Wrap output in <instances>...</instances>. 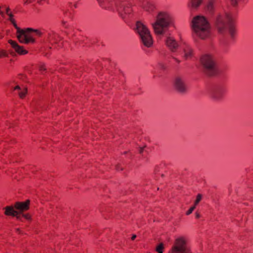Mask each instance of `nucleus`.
I'll list each match as a JSON object with an SVG mask.
<instances>
[{
	"mask_svg": "<svg viewBox=\"0 0 253 253\" xmlns=\"http://www.w3.org/2000/svg\"><path fill=\"white\" fill-rule=\"evenodd\" d=\"M192 27L196 35L201 39H205L211 35V26L207 19L197 16L192 21Z\"/></svg>",
	"mask_w": 253,
	"mask_h": 253,
	"instance_id": "1",
	"label": "nucleus"
},
{
	"mask_svg": "<svg viewBox=\"0 0 253 253\" xmlns=\"http://www.w3.org/2000/svg\"><path fill=\"white\" fill-rule=\"evenodd\" d=\"M215 26L218 32L221 34H224L228 28L231 38H234L236 34V30L233 23L232 18L229 14L218 16L216 19Z\"/></svg>",
	"mask_w": 253,
	"mask_h": 253,
	"instance_id": "2",
	"label": "nucleus"
},
{
	"mask_svg": "<svg viewBox=\"0 0 253 253\" xmlns=\"http://www.w3.org/2000/svg\"><path fill=\"white\" fill-rule=\"evenodd\" d=\"M15 29L17 30V38L21 43H29L34 42V39L30 35L31 33H33L34 35L38 36H40L42 35L41 31L37 29L27 28L24 30L21 29L19 27Z\"/></svg>",
	"mask_w": 253,
	"mask_h": 253,
	"instance_id": "3",
	"label": "nucleus"
},
{
	"mask_svg": "<svg viewBox=\"0 0 253 253\" xmlns=\"http://www.w3.org/2000/svg\"><path fill=\"white\" fill-rule=\"evenodd\" d=\"M171 22V17L168 13L160 12L156 22L153 25L155 33L158 35L162 34L164 28L168 27Z\"/></svg>",
	"mask_w": 253,
	"mask_h": 253,
	"instance_id": "4",
	"label": "nucleus"
},
{
	"mask_svg": "<svg viewBox=\"0 0 253 253\" xmlns=\"http://www.w3.org/2000/svg\"><path fill=\"white\" fill-rule=\"evenodd\" d=\"M168 253H193L187 246V239L181 236L176 238Z\"/></svg>",
	"mask_w": 253,
	"mask_h": 253,
	"instance_id": "5",
	"label": "nucleus"
},
{
	"mask_svg": "<svg viewBox=\"0 0 253 253\" xmlns=\"http://www.w3.org/2000/svg\"><path fill=\"white\" fill-rule=\"evenodd\" d=\"M136 31L143 44L147 47L151 46L153 44V39L148 28L141 22H137Z\"/></svg>",
	"mask_w": 253,
	"mask_h": 253,
	"instance_id": "6",
	"label": "nucleus"
},
{
	"mask_svg": "<svg viewBox=\"0 0 253 253\" xmlns=\"http://www.w3.org/2000/svg\"><path fill=\"white\" fill-rule=\"evenodd\" d=\"M201 62L207 74L212 76L217 73L216 63L212 56L208 54L204 55L201 58Z\"/></svg>",
	"mask_w": 253,
	"mask_h": 253,
	"instance_id": "7",
	"label": "nucleus"
},
{
	"mask_svg": "<svg viewBox=\"0 0 253 253\" xmlns=\"http://www.w3.org/2000/svg\"><path fill=\"white\" fill-rule=\"evenodd\" d=\"M48 39L53 48H60L64 46L62 38L54 32H51L48 34Z\"/></svg>",
	"mask_w": 253,
	"mask_h": 253,
	"instance_id": "8",
	"label": "nucleus"
},
{
	"mask_svg": "<svg viewBox=\"0 0 253 253\" xmlns=\"http://www.w3.org/2000/svg\"><path fill=\"white\" fill-rule=\"evenodd\" d=\"M227 89L225 85H219L215 87L211 92V97L212 99L219 101L223 99L226 94Z\"/></svg>",
	"mask_w": 253,
	"mask_h": 253,
	"instance_id": "9",
	"label": "nucleus"
},
{
	"mask_svg": "<svg viewBox=\"0 0 253 253\" xmlns=\"http://www.w3.org/2000/svg\"><path fill=\"white\" fill-rule=\"evenodd\" d=\"M30 201L27 200L24 202H17L14 204V208L18 212H22L29 209Z\"/></svg>",
	"mask_w": 253,
	"mask_h": 253,
	"instance_id": "10",
	"label": "nucleus"
},
{
	"mask_svg": "<svg viewBox=\"0 0 253 253\" xmlns=\"http://www.w3.org/2000/svg\"><path fill=\"white\" fill-rule=\"evenodd\" d=\"M8 42L14 49L15 51L19 55H23L28 53L27 50L25 49L23 46L18 45L16 42L10 40H9Z\"/></svg>",
	"mask_w": 253,
	"mask_h": 253,
	"instance_id": "11",
	"label": "nucleus"
},
{
	"mask_svg": "<svg viewBox=\"0 0 253 253\" xmlns=\"http://www.w3.org/2000/svg\"><path fill=\"white\" fill-rule=\"evenodd\" d=\"M9 87L10 90L16 91L21 98L25 97L27 93V89L26 88H24L22 89L18 85H16L14 86L12 85H10Z\"/></svg>",
	"mask_w": 253,
	"mask_h": 253,
	"instance_id": "12",
	"label": "nucleus"
},
{
	"mask_svg": "<svg viewBox=\"0 0 253 253\" xmlns=\"http://www.w3.org/2000/svg\"><path fill=\"white\" fill-rule=\"evenodd\" d=\"M174 85L176 89L180 92H184L186 90L187 87L180 78L175 79Z\"/></svg>",
	"mask_w": 253,
	"mask_h": 253,
	"instance_id": "13",
	"label": "nucleus"
},
{
	"mask_svg": "<svg viewBox=\"0 0 253 253\" xmlns=\"http://www.w3.org/2000/svg\"><path fill=\"white\" fill-rule=\"evenodd\" d=\"M11 142V144H14L15 143V140L14 139H11L10 138H7L4 140L0 141V151L2 155H5L4 150L6 148L7 145Z\"/></svg>",
	"mask_w": 253,
	"mask_h": 253,
	"instance_id": "14",
	"label": "nucleus"
},
{
	"mask_svg": "<svg viewBox=\"0 0 253 253\" xmlns=\"http://www.w3.org/2000/svg\"><path fill=\"white\" fill-rule=\"evenodd\" d=\"M166 43L167 46L172 51H174L178 46L175 40L171 37L168 38Z\"/></svg>",
	"mask_w": 253,
	"mask_h": 253,
	"instance_id": "15",
	"label": "nucleus"
},
{
	"mask_svg": "<svg viewBox=\"0 0 253 253\" xmlns=\"http://www.w3.org/2000/svg\"><path fill=\"white\" fill-rule=\"evenodd\" d=\"M14 206H6L3 208L4 214L7 216H15L16 217L18 211L14 210Z\"/></svg>",
	"mask_w": 253,
	"mask_h": 253,
	"instance_id": "16",
	"label": "nucleus"
},
{
	"mask_svg": "<svg viewBox=\"0 0 253 253\" xmlns=\"http://www.w3.org/2000/svg\"><path fill=\"white\" fill-rule=\"evenodd\" d=\"M5 13L8 16V20L12 24L15 28H17L18 27L16 24V21L13 18V15L10 11L9 7H5Z\"/></svg>",
	"mask_w": 253,
	"mask_h": 253,
	"instance_id": "17",
	"label": "nucleus"
},
{
	"mask_svg": "<svg viewBox=\"0 0 253 253\" xmlns=\"http://www.w3.org/2000/svg\"><path fill=\"white\" fill-rule=\"evenodd\" d=\"M17 219L20 220L21 221H24V220H30L31 219V215L28 213H24L23 212H18L17 215L16 216Z\"/></svg>",
	"mask_w": 253,
	"mask_h": 253,
	"instance_id": "18",
	"label": "nucleus"
},
{
	"mask_svg": "<svg viewBox=\"0 0 253 253\" xmlns=\"http://www.w3.org/2000/svg\"><path fill=\"white\" fill-rule=\"evenodd\" d=\"M185 57L186 59L190 58L192 55V50L189 46H187L184 49Z\"/></svg>",
	"mask_w": 253,
	"mask_h": 253,
	"instance_id": "19",
	"label": "nucleus"
},
{
	"mask_svg": "<svg viewBox=\"0 0 253 253\" xmlns=\"http://www.w3.org/2000/svg\"><path fill=\"white\" fill-rule=\"evenodd\" d=\"M203 0H191V6L194 8H197L201 4Z\"/></svg>",
	"mask_w": 253,
	"mask_h": 253,
	"instance_id": "20",
	"label": "nucleus"
},
{
	"mask_svg": "<svg viewBox=\"0 0 253 253\" xmlns=\"http://www.w3.org/2000/svg\"><path fill=\"white\" fill-rule=\"evenodd\" d=\"M214 3V0H209V2L207 4V9L209 11L211 12L213 11V8H214V6H213Z\"/></svg>",
	"mask_w": 253,
	"mask_h": 253,
	"instance_id": "21",
	"label": "nucleus"
},
{
	"mask_svg": "<svg viewBox=\"0 0 253 253\" xmlns=\"http://www.w3.org/2000/svg\"><path fill=\"white\" fill-rule=\"evenodd\" d=\"M201 200H202V195L200 194H198L196 197V200L195 201L194 206H195V207H196V206L199 203V202L201 201Z\"/></svg>",
	"mask_w": 253,
	"mask_h": 253,
	"instance_id": "22",
	"label": "nucleus"
},
{
	"mask_svg": "<svg viewBox=\"0 0 253 253\" xmlns=\"http://www.w3.org/2000/svg\"><path fill=\"white\" fill-rule=\"evenodd\" d=\"M164 245L163 243H160L156 248V251L158 253L163 252Z\"/></svg>",
	"mask_w": 253,
	"mask_h": 253,
	"instance_id": "23",
	"label": "nucleus"
},
{
	"mask_svg": "<svg viewBox=\"0 0 253 253\" xmlns=\"http://www.w3.org/2000/svg\"><path fill=\"white\" fill-rule=\"evenodd\" d=\"M100 5L102 7L106 9H110L109 7L106 6L104 3L107 1V0H97Z\"/></svg>",
	"mask_w": 253,
	"mask_h": 253,
	"instance_id": "24",
	"label": "nucleus"
},
{
	"mask_svg": "<svg viewBox=\"0 0 253 253\" xmlns=\"http://www.w3.org/2000/svg\"><path fill=\"white\" fill-rule=\"evenodd\" d=\"M195 206H192L186 212V215H189L195 209Z\"/></svg>",
	"mask_w": 253,
	"mask_h": 253,
	"instance_id": "25",
	"label": "nucleus"
},
{
	"mask_svg": "<svg viewBox=\"0 0 253 253\" xmlns=\"http://www.w3.org/2000/svg\"><path fill=\"white\" fill-rule=\"evenodd\" d=\"M7 56L6 52L4 50H0V58L6 57Z\"/></svg>",
	"mask_w": 253,
	"mask_h": 253,
	"instance_id": "26",
	"label": "nucleus"
},
{
	"mask_svg": "<svg viewBox=\"0 0 253 253\" xmlns=\"http://www.w3.org/2000/svg\"><path fill=\"white\" fill-rule=\"evenodd\" d=\"M240 0H231V4L232 5L235 6Z\"/></svg>",
	"mask_w": 253,
	"mask_h": 253,
	"instance_id": "27",
	"label": "nucleus"
},
{
	"mask_svg": "<svg viewBox=\"0 0 253 253\" xmlns=\"http://www.w3.org/2000/svg\"><path fill=\"white\" fill-rule=\"evenodd\" d=\"M62 25L65 28H68L69 26V24H68V22L67 21H65L64 20H63L62 21Z\"/></svg>",
	"mask_w": 253,
	"mask_h": 253,
	"instance_id": "28",
	"label": "nucleus"
},
{
	"mask_svg": "<svg viewBox=\"0 0 253 253\" xmlns=\"http://www.w3.org/2000/svg\"><path fill=\"white\" fill-rule=\"evenodd\" d=\"M5 7H7L5 5L3 6H2L1 7L0 6V15H1V16L2 17H4V13L3 11H2L1 10V8H4V9L5 10Z\"/></svg>",
	"mask_w": 253,
	"mask_h": 253,
	"instance_id": "29",
	"label": "nucleus"
},
{
	"mask_svg": "<svg viewBox=\"0 0 253 253\" xmlns=\"http://www.w3.org/2000/svg\"><path fill=\"white\" fill-rule=\"evenodd\" d=\"M40 70L41 71H44L46 70L45 66L44 64H42L40 66Z\"/></svg>",
	"mask_w": 253,
	"mask_h": 253,
	"instance_id": "30",
	"label": "nucleus"
},
{
	"mask_svg": "<svg viewBox=\"0 0 253 253\" xmlns=\"http://www.w3.org/2000/svg\"><path fill=\"white\" fill-rule=\"evenodd\" d=\"M126 9H126V8H124V10H125V13H126V10H127V13H130V12H131V9L130 8H129V7H127V8H126Z\"/></svg>",
	"mask_w": 253,
	"mask_h": 253,
	"instance_id": "31",
	"label": "nucleus"
},
{
	"mask_svg": "<svg viewBox=\"0 0 253 253\" xmlns=\"http://www.w3.org/2000/svg\"><path fill=\"white\" fill-rule=\"evenodd\" d=\"M35 0H24V3L28 4L33 2Z\"/></svg>",
	"mask_w": 253,
	"mask_h": 253,
	"instance_id": "32",
	"label": "nucleus"
},
{
	"mask_svg": "<svg viewBox=\"0 0 253 253\" xmlns=\"http://www.w3.org/2000/svg\"><path fill=\"white\" fill-rule=\"evenodd\" d=\"M195 216L197 219H198L200 217V214L198 211H196L195 213Z\"/></svg>",
	"mask_w": 253,
	"mask_h": 253,
	"instance_id": "33",
	"label": "nucleus"
},
{
	"mask_svg": "<svg viewBox=\"0 0 253 253\" xmlns=\"http://www.w3.org/2000/svg\"><path fill=\"white\" fill-rule=\"evenodd\" d=\"M144 147H140L139 149V153H142L143 151Z\"/></svg>",
	"mask_w": 253,
	"mask_h": 253,
	"instance_id": "34",
	"label": "nucleus"
},
{
	"mask_svg": "<svg viewBox=\"0 0 253 253\" xmlns=\"http://www.w3.org/2000/svg\"><path fill=\"white\" fill-rule=\"evenodd\" d=\"M136 237V235H133L132 236V237H131V240H134L135 239Z\"/></svg>",
	"mask_w": 253,
	"mask_h": 253,
	"instance_id": "35",
	"label": "nucleus"
},
{
	"mask_svg": "<svg viewBox=\"0 0 253 253\" xmlns=\"http://www.w3.org/2000/svg\"><path fill=\"white\" fill-rule=\"evenodd\" d=\"M45 0H37L38 2L42 3L43 1H44Z\"/></svg>",
	"mask_w": 253,
	"mask_h": 253,
	"instance_id": "36",
	"label": "nucleus"
},
{
	"mask_svg": "<svg viewBox=\"0 0 253 253\" xmlns=\"http://www.w3.org/2000/svg\"><path fill=\"white\" fill-rule=\"evenodd\" d=\"M74 6H75V7H77V4H75Z\"/></svg>",
	"mask_w": 253,
	"mask_h": 253,
	"instance_id": "37",
	"label": "nucleus"
},
{
	"mask_svg": "<svg viewBox=\"0 0 253 253\" xmlns=\"http://www.w3.org/2000/svg\"><path fill=\"white\" fill-rule=\"evenodd\" d=\"M116 169H117V170H119L118 166H117V167H116Z\"/></svg>",
	"mask_w": 253,
	"mask_h": 253,
	"instance_id": "38",
	"label": "nucleus"
},
{
	"mask_svg": "<svg viewBox=\"0 0 253 253\" xmlns=\"http://www.w3.org/2000/svg\"><path fill=\"white\" fill-rule=\"evenodd\" d=\"M16 230H17V232H19V229H17Z\"/></svg>",
	"mask_w": 253,
	"mask_h": 253,
	"instance_id": "39",
	"label": "nucleus"
},
{
	"mask_svg": "<svg viewBox=\"0 0 253 253\" xmlns=\"http://www.w3.org/2000/svg\"><path fill=\"white\" fill-rule=\"evenodd\" d=\"M163 252H160V253H163Z\"/></svg>",
	"mask_w": 253,
	"mask_h": 253,
	"instance_id": "40",
	"label": "nucleus"
}]
</instances>
